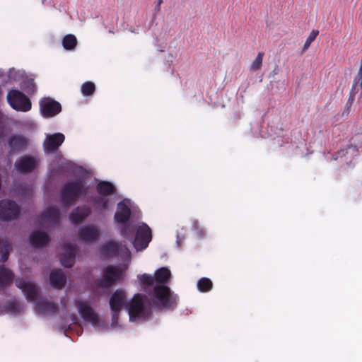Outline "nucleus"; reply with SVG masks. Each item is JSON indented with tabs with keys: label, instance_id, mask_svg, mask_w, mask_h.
I'll return each mask as SVG.
<instances>
[{
	"label": "nucleus",
	"instance_id": "nucleus-32",
	"mask_svg": "<svg viewBox=\"0 0 362 362\" xmlns=\"http://www.w3.org/2000/svg\"><path fill=\"white\" fill-rule=\"evenodd\" d=\"M5 308L12 313H18L21 310L19 303L16 300L8 302L5 305Z\"/></svg>",
	"mask_w": 362,
	"mask_h": 362
},
{
	"label": "nucleus",
	"instance_id": "nucleus-3",
	"mask_svg": "<svg viewBox=\"0 0 362 362\" xmlns=\"http://www.w3.org/2000/svg\"><path fill=\"white\" fill-rule=\"evenodd\" d=\"M146 296L141 293L135 294L130 302L127 303L129 319L136 320L146 319L151 315V310L144 305Z\"/></svg>",
	"mask_w": 362,
	"mask_h": 362
},
{
	"label": "nucleus",
	"instance_id": "nucleus-28",
	"mask_svg": "<svg viewBox=\"0 0 362 362\" xmlns=\"http://www.w3.org/2000/svg\"><path fill=\"white\" fill-rule=\"evenodd\" d=\"M62 45L64 49L71 50L75 48L77 45L76 37L71 34L66 35L62 40Z\"/></svg>",
	"mask_w": 362,
	"mask_h": 362
},
{
	"label": "nucleus",
	"instance_id": "nucleus-34",
	"mask_svg": "<svg viewBox=\"0 0 362 362\" xmlns=\"http://www.w3.org/2000/svg\"><path fill=\"white\" fill-rule=\"evenodd\" d=\"M94 204L101 209H105L108 205V200L103 197H95L93 200Z\"/></svg>",
	"mask_w": 362,
	"mask_h": 362
},
{
	"label": "nucleus",
	"instance_id": "nucleus-5",
	"mask_svg": "<svg viewBox=\"0 0 362 362\" xmlns=\"http://www.w3.org/2000/svg\"><path fill=\"white\" fill-rule=\"evenodd\" d=\"M122 271L112 266L108 265L103 270V277L98 279L95 284L98 288H109L114 285L122 276Z\"/></svg>",
	"mask_w": 362,
	"mask_h": 362
},
{
	"label": "nucleus",
	"instance_id": "nucleus-16",
	"mask_svg": "<svg viewBox=\"0 0 362 362\" xmlns=\"http://www.w3.org/2000/svg\"><path fill=\"white\" fill-rule=\"evenodd\" d=\"M131 214L132 212L129 206L123 202H120L117 204V211L115 214L114 218L116 223L124 225L129 221Z\"/></svg>",
	"mask_w": 362,
	"mask_h": 362
},
{
	"label": "nucleus",
	"instance_id": "nucleus-33",
	"mask_svg": "<svg viewBox=\"0 0 362 362\" xmlns=\"http://www.w3.org/2000/svg\"><path fill=\"white\" fill-rule=\"evenodd\" d=\"M264 52H259L255 59L252 62L250 69L252 71H257L261 69L262 65Z\"/></svg>",
	"mask_w": 362,
	"mask_h": 362
},
{
	"label": "nucleus",
	"instance_id": "nucleus-21",
	"mask_svg": "<svg viewBox=\"0 0 362 362\" xmlns=\"http://www.w3.org/2000/svg\"><path fill=\"white\" fill-rule=\"evenodd\" d=\"M50 284L55 288H62L66 282V278L63 271L60 269H56L50 272L49 275Z\"/></svg>",
	"mask_w": 362,
	"mask_h": 362
},
{
	"label": "nucleus",
	"instance_id": "nucleus-38",
	"mask_svg": "<svg viewBox=\"0 0 362 362\" xmlns=\"http://www.w3.org/2000/svg\"><path fill=\"white\" fill-rule=\"evenodd\" d=\"M28 189L29 192H30V193L33 192V189L31 187H28Z\"/></svg>",
	"mask_w": 362,
	"mask_h": 362
},
{
	"label": "nucleus",
	"instance_id": "nucleus-20",
	"mask_svg": "<svg viewBox=\"0 0 362 362\" xmlns=\"http://www.w3.org/2000/svg\"><path fill=\"white\" fill-rule=\"evenodd\" d=\"M59 211L54 207H49L41 214L39 221L41 224H45L49 222L57 224L59 223Z\"/></svg>",
	"mask_w": 362,
	"mask_h": 362
},
{
	"label": "nucleus",
	"instance_id": "nucleus-26",
	"mask_svg": "<svg viewBox=\"0 0 362 362\" xmlns=\"http://www.w3.org/2000/svg\"><path fill=\"white\" fill-rule=\"evenodd\" d=\"M11 250V245L9 241L6 239L0 238V252H1L0 262L1 263H4L7 261Z\"/></svg>",
	"mask_w": 362,
	"mask_h": 362
},
{
	"label": "nucleus",
	"instance_id": "nucleus-11",
	"mask_svg": "<svg viewBox=\"0 0 362 362\" xmlns=\"http://www.w3.org/2000/svg\"><path fill=\"white\" fill-rule=\"evenodd\" d=\"M38 165L37 159L32 156H23L16 160L15 169L20 173H29L33 172Z\"/></svg>",
	"mask_w": 362,
	"mask_h": 362
},
{
	"label": "nucleus",
	"instance_id": "nucleus-24",
	"mask_svg": "<svg viewBox=\"0 0 362 362\" xmlns=\"http://www.w3.org/2000/svg\"><path fill=\"white\" fill-rule=\"evenodd\" d=\"M13 274L10 269L4 265H0V288L9 285L13 281Z\"/></svg>",
	"mask_w": 362,
	"mask_h": 362
},
{
	"label": "nucleus",
	"instance_id": "nucleus-17",
	"mask_svg": "<svg viewBox=\"0 0 362 362\" xmlns=\"http://www.w3.org/2000/svg\"><path fill=\"white\" fill-rule=\"evenodd\" d=\"M64 247L65 252L60 255L59 259L63 266L70 268L73 266L75 261L76 246L66 244L64 245Z\"/></svg>",
	"mask_w": 362,
	"mask_h": 362
},
{
	"label": "nucleus",
	"instance_id": "nucleus-7",
	"mask_svg": "<svg viewBox=\"0 0 362 362\" xmlns=\"http://www.w3.org/2000/svg\"><path fill=\"white\" fill-rule=\"evenodd\" d=\"M152 238L151 230L146 224L142 223L136 230L135 237L133 239V245L137 250L145 249Z\"/></svg>",
	"mask_w": 362,
	"mask_h": 362
},
{
	"label": "nucleus",
	"instance_id": "nucleus-2",
	"mask_svg": "<svg viewBox=\"0 0 362 362\" xmlns=\"http://www.w3.org/2000/svg\"><path fill=\"white\" fill-rule=\"evenodd\" d=\"M88 187L85 185L83 178H76L66 182L60 191V200L64 206H70L78 200L81 195H86Z\"/></svg>",
	"mask_w": 362,
	"mask_h": 362
},
{
	"label": "nucleus",
	"instance_id": "nucleus-37",
	"mask_svg": "<svg viewBox=\"0 0 362 362\" xmlns=\"http://www.w3.org/2000/svg\"><path fill=\"white\" fill-rule=\"evenodd\" d=\"M162 3H163V0H157L156 9H159V7Z\"/></svg>",
	"mask_w": 362,
	"mask_h": 362
},
{
	"label": "nucleus",
	"instance_id": "nucleus-9",
	"mask_svg": "<svg viewBox=\"0 0 362 362\" xmlns=\"http://www.w3.org/2000/svg\"><path fill=\"white\" fill-rule=\"evenodd\" d=\"M75 305L77 307L81 316L85 321L88 322L93 325H97L99 323L100 318L98 314L87 302L78 300L75 301Z\"/></svg>",
	"mask_w": 362,
	"mask_h": 362
},
{
	"label": "nucleus",
	"instance_id": "nucleus-22",
	"mask_svg": "<svg viewBox=\"0 0 362 362\" xmlns=\"http://www.w3.org/2000/svg\"><path fill=\"white\" fill-rule=\"evenodd\" d=\"M35 309L40 314H54L58 311L57 304L41 299L36 302Z\"/></svg>",
	"mask_w": 362,
	"mask_h": 362
},
{
	"label": "nucleus",
	"instance_id": "nucleus-25",
	"mask_svg": "<svg viewBox=\"0 0 362 362\" xmlns=\"http://www.w3.org/2000/svg\"><path fill=\"white\" fill-rule=\"evenodd\" d=\"M98 193L101 196H108L115 193L114 185L107 181L100 182L96 187Z\"/></svg>",
	"mask_w": 362,
	"mask_h": 362
},
{
	"label": "nucleus",
	"instance_id": "nucleus-29",
	"mask_svg": "<svg viewBox=\"0 0 362 362\" xmlns=\"http://www.w3.org/2000/svg\"><path fill=\"white\" fill-rule=\"evenodd\" d=\"M81 90L84 96H90L95 91V86L92 81H86L81 85Z\"/></svg>",
	"mask_w": 362,
	"mask_h": 362
},
{
	"label": "nucleus",
	"instance_id": "nucleus-6",
	"mask_svg": "<svg viewBox=\"0 0 362 362\" xmlns=\"http://www.w3.org/2000/svg\"><path fill=\"white\" fill-rule=\"evenodd\" d=\"M21 213L19 206L12 200H0V220L11 221L16 219Z\"/></svg>",
	"mask_w": 362,
	"mask_h": 362
},
{
	"label": "nucleus",
	"instance_id": "nucleus-15",
	"mask_svg": "<svg viewBox=\"0 0 362 362\" xmlns=\"http://www.w3.org/2000/svg\"><path fill=\"white\" fill-rule=\"evenodd\" d=\"M125 293L122 290L115 291L110 299V306L112 311L120 312L122 308H127Z\"/></svg>",
	"mask_w": 362,
	"mask_h": 362
},
{
	"label": "nucleus",
	"instance_id": "nucleus-14",
	"mask_svg": "<svg viewBox=\"0 0 362 362\" xmlns=\"http://www.w3.org/2000/svg\"><path fill=\"white\" fill-rule=\"evenodd\" d=\"M65 136L62 133H55L47 137L44 142V149L47 153H52L58 150L64 141Z\"/></svg>",
	"mask_w": 362,
	"mask_h": 362
},
{
	"label": "nucleus",
	"instance_id": "nucleus-36",
	"mask_svg": "<svg viewBox=\"0 0 362 362\" xmlns=\"http://www.w3.org/2000/svg\"><path fill=\"white\" fill-rule=\"evenodd\" d=\"M119 312L112 311V320L113 323H116L118 320Z\"/></svg>",
	"mask_w": 362,
	"mask_h": 362
},
{
	"label": "nucleus",
	"instance_id": "nucleus-35",
	"mask_svg": "<svg viewBox=\"0 0 362 362\" xmlns=\"http://www.w3.org/2000/svg\"><path fill=\"white\" fill-rule=\"evenodd\" d=\"M26 83L27 87L25 88V90L28 93H34L35 91V84L34 83V81L33 79L28 80L27 81Z\"/></svg>",
	"mask_w": 362,
	"mask_h": 362
},
{
	"label": "nucleus",
	"instance_id": "nucleus-13",
	"mask_svg": "<svg viewBox=\"0 0 362 362\" xmlns=\"http://www.w3.org/2000/svg\"><path fill=\"white\" fill-rule=\"evenodd\" d=\"M100 234L99 229L94 225L83 226L78 230V238L85 243L96 240L99 238Z\"/></svg>",
	"mask_w": 362,
	"mask_h": 362
},
{
	"label": "nucleus",
	"instance_id": "nucleus-12",
	"mask_svg": "<svg viewBox=\"0 0 362 362\" xmlns=\"http://www.w3.org/2000/svg\"><path fill=\"white\" fill-rule=\"evenodd\" d=\"M30 139L23 135H12L8 139V154L21 152L26 149Z\"/></svg>",
	"mask_w": 362,
	"mask_h": 362
},
{
	"label": "nucleus",
	"instance_id": "nucleus-31",
	"mask_svg": "<svg viewBox=\"0 0 362 362\" xmlns=\"http://www.w3.org/2000/svg\"><path fill=\"white\" fill-rule=\"evenodd\" d=\"M319 31L317 30H313L310 34L309 35L308 37L305 42V44L303 47L302 52H305L306 50H308L312 44V42L315 40L316 37L318 35Z\"/></svg>",
	"mask_w": 362,
	"mask_h": 362
},
{
	"label": "nucleus",
	"instance_id": "nucleus-1",
	"mask_svg": "<svg viewBox=\"0 0 362 362\" xmlns=\"http://www.w3.org/2000/svg\"><path fill=\"white\" fill-rule=\"evenodd\" d=\"M171 272L167 267H161L155 272L154 277L144 274L138 276L140 283L145 286L148 294L157 300L161 307L167 309L177 305V296L165 284L168 282Z\"/></svg>",
	"mask_w": 362,
	"mask_h": 362
},
{
	"label": "nucleus",
	"instance_id": "nucleus-8",
	"mask_svg": "<svg viewBox=\"0 0 362 362\" xmlns=\"http://www.w3.org/2000/svg\"><path fill=\"white\" fill-rule=\"evenodd\" d=\"M15 284L16 286L23 291L28 302L33 301L37 298L39 289L34 283L26 281L22 278H16Z\"/></svg>",
	"mask_w": 362,
	"mask_h": 362
},
{
	"label": "nucleus",
	"instance_id": "nucleus-18",
	"mask_svg": "<svg viewBox=\"0 0 362 362\" xmlns=\"http://www.w3.org/2000/svg\"><path fill=\"white\" fill-rule=\"evenodd\" d=\"M90 213L91 210L88 206H78L70 214V220L74 224H79L83 222Z\"/></svg>",
	"mask_w": 362,
	"mask_h": 362
},
{
	"label": "nucleus",
	"instance_id": "nucleus-19",
	"mask_svg": "<svg viewBox=\"0 0 362 362\" xmlns=\"http://www.w3.org/2000/svg\"><path fill=\"white\" fill-rule=\"evenodd\" d=\"M31 245L35 247H42L49 242V235L44 231L35 230L29 236Z\"/></svg>",
	"mask_w": 362,
	"mask_h": 362
},
{
	"label": "nucleus",
	"instance_id": "nucleus-23",
	"mask_svg": "<svg viewBox=\"0 0 362 362\" xmlns=\"http://www.w3.org/2000/svg\"><path fill=\"white\" fill-rule=\"evenodd\" d=\"M119 246L117 242L110 240L105 243L100 247V252L105 257H113L117 255Z\"/></svg>",
	"mask_w": 362,
	"mask_h": 362
},
{
	"label": "nucleus",
	"instance_id": "nucleus-27",
	"mask_svg": "<svg viewBox=\"0 0 362 362\" xmlns=\"http://www.w3.org/2000/svg\"><path fill=\"white\" fill-rule=\"evenodd\" d=\"M197 286L199 291L205 293L212 289L213 283L209 278L202 277L198 280Z\"/></svg>",
	"mask_w": 362,
	"mask_h": 362
},
{
	"label": "nucleus",
	"instance_id": "nucleus-30",
	"mask_svg": "<svg viewBox=\"0 0 362 362\" xmlns=\"http://www.w3.org/2000/svg\"><path fill=\"white\" fill-rule=\"evenodd\" d=\"M122 226H123L120 230L122 236L130 240H133V235L134 233V228L133 226L127 224V223Z\"/></svg>",
	"mask_w": 362,
	"mask_h": 362
},
{
	"label": "nucleus",
	"instance_id": "nucleus-4",
	"mask_svg": "<svg viewBox=\"0 0 362 362\" xmlns=\"http://www.w3.org/2000/svg\"><path fill=\"white\" fill-rule=\"evenodd\" d=\"M6 99L10 106L15 110L28 112L32 107V103L23 92L12 89L8 92Z\"/></svg>",
	"mask_w": 362,
	"mask_h": 362
},
{
	"label": "nucleus",
	"instance_id": "nucleus-10",
	"mask_svg": "<svg viewBox=\"0 0 362 362\" xmlns=\"http://www.w3.org/2000/svg\"><path fill=\"white\" fill-rule=\"evenodd\" d=\"M40 111L44 117H52L62 110L60 103L51 98H44L40 101Z\"/></svg>",
	"mask_w": 362,
	"mask_h": 362
}]
</instances>
